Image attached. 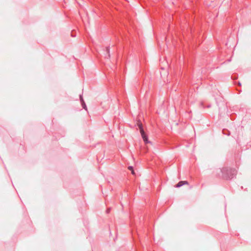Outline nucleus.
Returning a JSON list of instances; mask_svg holds the SVG:
<instances>
[{
	"mask_svg": "<svg viewBox=\"0 0 251 251\" xmlns=\"http://www.w3.org/2000/svg\"><path fill=\"white\" fill-rule=\"evenodd\" d=\"M106 50L107 51V53L108 54V55L110 56V54H109V49L108 47L106 48Z\"/></svg>",
	"mask_w": 251,
	"mask_h": 251,
	"instance_id": "6",
	"label": "nucleus"
},
{
	"mask_svg": "<svg viewBox=\"0 0 251 251\" xmlns=\"http://www.w3.org/2000/svg\"><path fill=\"white\" fill-rule=\"evenodd\" d=\"M128 169L130 170L131 171V173L132 175H134L135 174V172L133 170V167H131V166H129L128 167Z\"/></svg>",
	"mask_w": 251,
	"mask_h": 251,
	"instance_id": "4",
	"label": "nucleus"
},
{
	"mask_svg": "<svg viewBox=\"0 0 251 251\" xmlns=\"http://www.w3.org/2000/svg\"><path fill=\"white\" fill-rule=\"evenodd\" d=\"M80 99L81 102H82L83 101H84L82 96H80Z\"/></svg>",
	"mask_w": 251,
	"mask_h": 251,
	"instance_id": "7",
	"label": "nucleus"
},
{
	"mask_svg": "<svg viewBox=\"0 0 251 251\" xmlns=\"http://www.w3.org/2000/svg\"><path fill=\"white\" fill-rule=\"evenodd\" d=\"M81 103H82V105L83 108L86 110L87 109V107H86V104L85 103L84 101H83V102H81Z\"/></svg>",
	"mask_w": 251,
	"mask_h": 251,
	"instance_id": "5",
	"label": "nucleus"
},
{
	"mask_svg": "<svg viewBox=\"0 0 251 251\" xmlns=\"http://www.w3.org/2000/svg\"><path fill=\"white\" fill-rule=\"evenodd\" d=\"M137 125H138V127H139L140 133L141 132L142 130V131H144V129H143L142 124L141 123L138 122V124H137Z\"/></svg>",
	"mask_w": 251,
	"mask_h": 251,
	"instance_id": "3",
	"label": "nucleus"
},
{
	"mask_svg": "<svg viewBox=\"0 0 251 251\" xmlns=\"http://www.w3.org/2000/svg\"><path fill=\"white\" fill-rule=\"evenodd\" d=\"M184 184H188V183L187 181H179L176 185V186L177 187H179L181 186H182L183 185H184Z\"/></svg>",
	"mask_w": 251,
	"mask_h": 251,
	"instance_id": "2",
	"label": "nucleus"
},
{
	"mask_svg": "<svg viewBox=\"0 0 251 251\" xmlns=\"http://www.w3.org/2000/svg\"><path fill=\"white\" fill-rule=\"evenodd\" d=\"M141 134V136L144 141V142L146 143V144H147V143H151V142L149 141L148 140V136L146 134L145 132L144 131H141V132L140 133Z\"/></svg>",
	"mask_w": 251,
	"mask_h": 251,
	"instance_id": "1",
	"label": "nucleus"
}]
</instances>
